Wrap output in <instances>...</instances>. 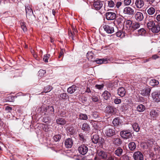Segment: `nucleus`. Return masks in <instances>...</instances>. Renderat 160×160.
<instances>
[{"label":"nucleus","mask_w":160,"mask_h":160,"mask_svg":"<svg viewBox=\"0 0 160 160\" xmlns=\"http://www.w3.org/2000/svg\"><path fill=\"white\" fill-rule=\"evenodd\" d=\"M120 135L122 138L128 139L132 137V133L128 130H125L121 131L120 132Z\"/></svg>","instance_id":"f257e3e1"},{"label":"nucleus","mask_w":160,"mask_h":160,"mask_svg":"<svg viewBox=\"0 0 160 160\" xmlns=\"http://www.w3.org/2000/svg\"><path fill=\"white\" fill-rule=\"evenodd\" d=\"M123 13L125 14L132 16L134 13V9L130 7H127L125 8L123 10Z\"/></svg>","instance_id":"f03ea898"},{"label":"nucleus","mask_w":160,"mask_h":160,"mask_svg":"<svg viewBox=\"0 0 160 160\" xmlns=\"http://www.w3.org/2000/svg\"><path fill=\"white\" fill-rule=\"evenodd\" d=\"M78 150L80 154L84 155L87 152L88 148L87 146L83 144L81 145L78 148Z\"/></svg>","instance_id":"7ed1b4c3"},{"label":"nucleus","mask_w":160,"mask_h":160,"mask_svg":"<svg viewBox=\"0 0 160 160\" xmlns=\"http://www.w3.org/2000/svg\"><path fill=\"white\" fill-rule=\"evenodd\" d=\"M152 96L154 101L156 102H160V91L153 92L152 94Z\"/></svg>","instance_id":"20e7f679"},{"label":"nucleus","mask_w":160,"mask_h":160,"mask_svg":"<svg viewBox=\"0 0 160 160\" xmlns=\"http://www.w3.org/2000/svg\"><path fill=\"white\" fill-rule=\"evenodd\" d=\"M135 160H143V156L142 153L139 151L135 152L133 155Z\"/></svg>","instance_id":"39448f33"},{"label":"nucleus","mask_w":160,"mask_h":160,"mask_svg":"<svg viewBox=\"0 0 160 160\" xmlns=\"http://www.w3.org/2000/svg\"><path fill=\"white\" fill-rule=\"evenodd\" d=\"M106 17L108 20H114L116 18V14L114 12H108L106 13Z\"/></svg>","instance_id":"423d86ee"},{"label":"nucleus","mask_w":160,"mask_h":160,"mask_svg":"<svg viewBox=\"0 0 160 160\" xmlns=\"http://www.w3.org/2000/svg\"><path fill=\"white\" fill-rule=\"evenodd\" d=\"M105 134L108 137H111L115 134L114 128H108L105 131Z\"/></svg>","instance_id":"0eeeda50"},{"label":"nucleus","mask_w":160,"mask_h":160,"mask_svg":"<svg viewBox=\"0 0 160 160\" xmlns=\"http://www.w3.org/2000/svg\"><path fill=\"white\" fill-rule=\"evenodd\" d=\"M64 144L66 148H70L73 145V141L72 138H68L65 140Z\"/></svg>","instance_id":"6e6552de"},{"label":"nucleus","mask_w":160,"mask_h":160,"mask_svg":"<svg viewBox=\"0 0 160 160\" xmlns=\"http://www.w3.org/2000/svg\"><path fill=\"white\" fill-rule=\"evenodd\" d=\"M103 28L104 30L108 33H112L114 32L113 27L109 25H104L103 26Z\"/></svg>","instance_id":"1a4fd4ad"},{"label":"nucleus","mask_w":160,"mask_h":160,"mask_svg":"<svg viewBox=\"0 0 160 160\" xmlns=\"http://www.w3.org/2000/svg\"><path fill=\"white\" fill-rule=\"evenodd\" d=\"M135 4L137 8L140 9L144 6V3L143 0H136Z\"/></svg>","instance_id":"9d476101"},{"label":"nucleus","mask_w":160,"mask_h":160,"mask_svg":"<svg viewBox=\"0 0 160 160\" xmlns=\"http://www.w3.org/2000/svg\"><path fill=\"white\" fill-rule=\"evenodd\" d=\"M135 19L138 21H142L144 18L143 14L140 12H137L135 15Z\"/></svg>","instance_id":"9b49d317"},{"label":"nucleus","mask_w":160,"mask_h":160,"mask_svg":"<svg viewBox=\"0 0 160 160\" xmlns=\"http://www.w3.org/2000/svg\"><path fill=\"white\" fill-rule=\"evenodd\" d=\"M150 91L151 90L149 88H146L141 90L140 92L142 95L146 96L149 94Z\"/></svg>","instance_id":"f8f14e48"},{"label":"nucleus","mask_w":160,"mask_h":160,"mask_svg":"<svg viewBox=\"0 0 160 160\" xmlns=\"http://www.w3.org/2000/svg\"><path fill=\"white\" fill-rule=\"evenodd\" d=\"M151 31L153 33H158L160 31V26L158 24H155L151 28Z\"/></svg>","instance_id":"ddd939ff"},{"label":"nucleus","mask_w":160,"mask_h":160,"mask_svg":"<svg viewBox=\"0 0 160 160\" xmlns=\"http://www.w3.org/2000/svg\"><path fill=\"white\" fill-rule=\"evenodd\" d=\"M102 97L106 100H109L111 98V95L110 93L107 91H105L102 94Z\"/></svg>","instance_id":"4468645a"},{"label":"nucleus","mask_w":160,"mask_h":160,"mask_svg":"<svg viewBox=\"0 0 160 160\" xmlns=\"http://www.w3.org/2000/svg\"><path fill=\"white\" fill-rule=\"evenodd\" d=\"M103 4L101 1H97L93 3V6L96 10H99L102 7Z\"/></svg>","instance_id":"2eb2a0df"},{"label":"nucleus","mask_w":160,"mask_h":160,"mask_svg":"<svg viewBox=\"0 0 160 160\" xmlns=\"http://www.w3.org/2000/svg\"><path fill=\"white\" fill-rule=\"evenodd\" d=\"M114 153L117 156L120 157L123 155V150L121 148H118L115 151Z\"/></svg>","instance_id":"dca6fc26"},{"label":"nucleus","mask_w":160,"mask_h":160,"mask_svg":"<svg viewBox=\"0 0 160 160\" xmlns=\"http://www.w3.org/2000/svg\"><path fill=\"white\" fill-rule=\"evenodd\" d=\"M118 95L121 97L124 96L126 93V91L125 89L123 87L119 88L118 90Z\"/></svg>","instance_id":"f3484780"},{"label":"nucleus","mask_w":160,"mask_h":160,"mask_svg":"<svg viewBox=\"0 0 160 160\" xmlns=\"http://www.w3.org/2000/svg\"><path fill=\"white\" fill-rule=\"evenodd\" d=\"M98 154L100 158L105 159L107 157V154L106 152L102 151H98Z\"/></svg>","instance_id":"a211bd4d"},{"label":"nucleus","mask_w":160,"mask_h":160,"mask_svg":"<svg viewBox=\"0 0 160 160\" xmlns=\"http://www.w3.org/2000/svg\"><path fill=\"white\" fill-rule=\"evenodd\" d=\"M78 88V87H77L73 85L68 88L67 91L68 93L72 94Z\"/></svg>","instance_id":"6ab92c4d"},{"label":"nucleus","mask_w":160,"mask_h":160,"mask_svg":"<svg viewBox=\"0 0 160 160\" xmlns=\"http://www.w3.org/2000/svg\"><path fill=\"white\" fill-rule=\"evenodd\" d=\"M25 10L27 17L28 16H32L33 14L32 10L29 6L26 7Z\"/></svg>","instance_id":"aec40b11"},{"label":"nucleus","mask_w":160,"mask_h":160,"mask_svg":"<svg viewBox=\"0 0 160 160\" xmlns=\"http://www.w3.org/2000/svg\"><path fill=\"white\" fill-rule=\"evenodd\" d=\"M137 110L139 112H142L145 109V106L142 104L138 105L136 107Z\"/></svg>","instance_id":"412c9836"},{"label":"nucleus","mask_w":160,"mask_h":160,"mask_svg":"<svg viewBox=\"0 0 160 160\" xmlns=\"http://www.w3.org/2000/svg\"><path fill=\"white\" fill-rule=\"evenodd\" d=\"M140 27V23L135 22L133 23L131 25V29L132 30H135L138 28Z\"/></svg>","instance_id":"4be33fe9"},{"label":"nucleus","mask_w":160,"mask_h":160,"mask_svg":"<svg viewBox=\"0 0 160 160\" xmlns=\"http://www.w3.org/2000/svg\"><path fill=\"white\" fill-rule=\"evenodd\" d=\"M56 122L57 124L60 125H64L66 122V121L64 119L61 118H59L57 119Z\"/></svg>","instance_id":"5701e85b"},{"label":"nucleus","mask_w":160,"mask_h":160,"mask_svg":"<svg viewBox=\"0 0 160 160\" xmlns=\"http://www.w3.org/2000/svg\"><path fill=\"white\" fill-rule=\"evenodd\" d=\"M106 111L107 113L112 114L114 112V108L111 106H108L106 107Z\"/></svg>","instance_id":"b1692460"},{"label":"nucleus","mask_w":160,"mask_h":160,"mask_svg":"<svg viewBox=\"0 0 160 160\" xmlns=\"http://www.w3.org/2000/svg\"><path fill=\"white\" fill-rule=\"evenodd\" d=\"M113 142L115 144L117 145L121 144L122 142V141L120 139L117 138H113Z\"/></svg>","instance_id":"393cba45"},{"label":"nucleus","mask_w":160,"mask_h":160,"mask_svg":"<svg viewBox=\"0 0 160 160\" xmlns=\"http://www.w3.org/2000/svg\"><path fill=\"white\" fill-rule=\"evenodd\" d=\"M159 84V82L155 79H151L149 81V84L152 86L157 85Z\"/></svg>","instance_id":"a878e982"},{"label":"nucleus","mask_w":160,"mask_h":160,"mask_svg":"<svg viewBox=\"0 0 160 160\" xmlns=\"http://www.w3.org/2000/svg\"><path fill=\"white\" fill-rule=\"evenodd\" d=\"M96 62L98 64H102V63H108V61L106 59H101L96 60Z\"/></svg>","instance_id":"bb28decb"},{"label":"nucleus","mask_w":160,"mask_h":160,"mask_svg":"<svg viewBox=\"0 0 160 160\" xmlns=\"http://www.w3.org/2000/svg\"><path fill=\"white\" fill-rule=\"evenodd\" d=\"M99 136L97 134H95L93 136L92 138V142L95 143H97L98 141Z\"/></svg>","instance_id":"cd10ccee"},{"label":"nucleus","mask_w":160,"mask_h":160,"mask_svg":"<svg viewBox=\"0 0 160 160\" xmlns=\"http://www.w3.org/2000/svg\"><path fill=\"white\" fill-rule=\"evenodd\" d=\"M128 147L129 149L132 150H134L136 148V145L134 142H131L128 144Z\"/></svg>","instance_id":"c85d7f7f"},{"label":"nucleus","mask_w":160,"mask_h":160,"mask_svg":"<svg viewBox=\"0 0 160 160\" xmlns=\"http://www.w3.org/2000/svg\"><path fill=\"white\" fill-rule=\"evenodd\" d=\"M150 115L152 117L155 118L159 115L158 112H156L154 110H152L150 113Z\"/></svg>","instance_id":"c756f323"},{"label":"nucleus","mask_w":160,"mask_h":160,"mask_svg":"<svg viewBox=\"0 0 160 160\" xmlns=\"http://www.w3.org/2000/svg\"><path fill=\"white\" fill-rule=\"evenodd\" d=\"M90 127L89 125L87 123H83L82 126V129L84 131H87L89 130Z\"/></svg>","instance_id":"7c9ffc66"},{"label":"nucleus","mask_w":160,"mask_h":160,"mask_svg":"<svg viewBox=\"0 0 160 160\" xmlns=\"http://www.w3.org/2000/svg\"><path fill=\"white\" fill-rule=\"evenodd\" d=\"M79 118L81 120H86L88 119L87 115L86 114L83 113H80L79 115Z\"/></svg>","instance_id":"2f4dec72"},{"label":"nucleus","mask_w":160,"mask_h":160,"mask_svg":"<svg viewBox=\"0 0 160 160\" xmlns=\"http://www.w3.org/2000/svg\"><path fill=\"white\" fill-rule=\"evenodd\" d=\"M68 95L66 93H62L60 95V97H59L60 100H65L67 99Z\"/></svg>","instance_id":"473e14b6"},{"label":"nucleus","mask_w":160,"mask_h":160,"mask_svg":"<svg viewBox=\"0 0 160 160\" xmlns=\"http://www.w3.org/2000/svg\"><path fill=\"white\" fill-rule=\"evenodd\" d=\"M154 24L155 23L152 20H148V21L147 23V27L148 28L151 29V28L152 27Z\"/></svg>","instance_id":"72a5a7b5"},{"label":"nucleus","mask_w":160,"mask_h":160,"mask_svg":"<svg viewBox=\"0 0 160 160\" xmlns=\"http://www.w3.org/2000/svg\"><path fill=\"white\" fill-rule=\"evenodd\" d=\"M155 9L153 7H150L147 10V12L149 15H152L155 12Z\"/></svg>","instance_id":"f704fd0d"},{"label":"nucleus","mask_w":160,"mask_h":160,"mask_svg":"<svg viewBox=\"0 0 160 160\" xmlns=\"http://www.w3.org/2000/svg\"><path fill=\"white\" fill-rule=\"evenodd\" d=\"M92 99L94 102H98L99 99V96L97 95H93L92 97Z\"/></svg>","instance_id":"c9c22d12"},{"label":"nucleus","mask_w":160,"mask_h":160,"mask_svg":"<svg viewBox=\"0 0 160 160\" xmlns=\"http://www.w3.org/2000/svg\"><path fill=\"white\" fill-rule=\"evenodd\" d=\"M132 126L134 130L136 132H138L140 128L137 123H134Z\"/></svg>","instance_id":"e433bc0d"},{"label":"nucleus","mask_w":160,"mask_h":160,"mask_svg":"<svg viewBox=\"0 0 160 160\" xmlns=\"http://www.w3.org/2000/svg\"><path fill=\"white\" fill-rule=\"evenodd\" d=\"M112 123L114 126H117L120 123V122L118 118H115L113 120Z\"/></svg>","instance_id":"4c0bfd02"},{"label":"nucleus","mask_w":160,"mask_h":160,"mask_svg":"<svg viewBox=\"0 0 160 160\" xmlns=\"http://www.w3.org/2000/svg\"><path fill=\"white\" fill-rule=\"evenodd\" d=\"M52 89L51 86H48L46 87L44 89V92L45 93H47L50 92Z\"/></svg>","instance_id":"58836bf2"},{"label":"nucleus","mask_w":160,"mask_h":160,"mask_svg":"<svg viewBox=\"0 0 160 160\" xmlns=\"http://www.w3.org/2000/svg\"><path fill=\"white\" fill-rule=\"evenodd\" d=\"M61 138V136L60 134L55 135L53 137V139L55 142H58L60 140Z\"/></svg>","instance_id":"ea45409f"},{"label":"nucleus","mask_w":160,"mask_h":160,"mask_svg":"<svg viewBox=\"0 0 160 160\" xmlns=\"http://www.w3.org/2000/svg\"><path fill=\"white\" fill-rule=\"evenodd\" d=\"M86 56L88 59H91L93 58V54L91 52H88Z\"/></svg>","instance_id":"a19ab883"},{"label":"nucleus","mask_w":160,"mask_h":160,"mask_svg":"<svg viewBox=\"0 0 160 160\" xmlns=\"http://www.w3.org/2000/svg\"><path fill=\"white\" fill-rule=\"evenodd\" d=\"M108 6L110 8L113 7L115 6V3L112 0H108L107 1Z\"/></svg>","instance_id":"79ce46f5"},{"label":"nucleus","mask_w":160,"mask_h":160,"mask_svg":"<svg viewBox=\"0 0 160 160\" xmlns=\"http://www.w3.org/2000/svg\"><path fill=\"white\" fill-rule=\"evenodd\" d=\"M46 73L45 71L42 69H40L38 72V75L39 77H43Z\"/></svg>","instance_id":"37998d69"},{"label":"nucleus","mask_w":160,"mask_h":160,"mask_svg":"<svg viewBox=\"0 0 160 160\" xmlns=\"http://www.w3.org/2000/svg\"><path fill=\"white\" fill-rule=\"evenodd\" d=\"M50 56V55L48 54H46L44 55L43 58V61L46 62H48V58H49Z\"/></svg>","instance_id":"c03bdc74"},{"label":"nucleus","mask_w":160,"mask_h":160,"mask_svg":"<svg viewBox=\"0 0 160 160\" xmlns=\"http://www.w3.org/2000/svg\"><path fill=\"white\" fill-rule=\"evenodd\" d=\"M79 136L80 138V140L81 141L83 142L85 141L86 140L85 138V137L82 133H80L79 134Z\"/></svg>","instance_id":"a18cd8bd"},{"label":"nucleus","mask_w":160,"mask_h":160,"mask_svg":"<svg viewBox=\"0 0 160 160\" xmlns=\"http://www.w3.org/2000/svg\"><path fill=\"white\" fill-rule=\"evenodd\" d=\"M20 25L21 26V28L22 29L23 32H25V31H26L27 30V28L24 23L22 22H21Z\"/></svg>","instance_id":"49530a36"},{"label":"nucleus","mask_w":160,"mask_h":160,"mask_svg":"<svg viewBox=\"0 0 160 160\" xmlns=\"http://www.w3.org/2000/svg\"><path fill=\"white\" fill-rule=\"evenodd\" d=\"M116 35L118 37L121 38H122L124 36V34L121 31L117 32Z\"/></svg>","instance_id":"de8ad7c7"},{"label":"nucleus","mask_w":160,"mask_h":160,"mask_svg":"<svg viewBox=\"0 0 160 160\" xmlns=\"http://www.w3.org/2000/svg\"><path fill=\"white\" fill-rule=\"evenodd\" d=\"M146 31L143 28H141L138 30V33L139 35H142L145 33Z\"/></svg>","instance_id":"09e8293b"},{"label":"nucleus","mask_w":160,"mask_h":160,"mask_svg":"<svg viewBox=\"0 0 160 160\" xmlns=\"http://www.w3.org/2000/svg\"><path fill=\"white\" fill-rule=\"evenodd\" d=\"M131 2V0H124L123 1L124 4L127 6L129 5Z\"/></svg>","instance_id":"8fccbe9b"},{"label":"nucleus","mask_w":160,"mask_h":160,"mask_svg":"<svg viewBox=\"0 0 160 160\" xmlns=\"http://www.w3.org/2000/svg\"><path fill=\"white\" fill-rule=\"evenodd\" d=\"M132 24V21L130 20H128L126 21V25H128V26L131 28V25Z\"/></svg>","instance_id":"3c124183"},{"label":"nucleus","mask_w":160,"mask_h":160,"mask_svg":"<svg viewBox=\"0 0 160 160\" xmlns=\"http://www.w3.org/2000/svg\"><path fill=\"white\" fill-rule=\"evenodd\" d=\"M7 98V100L9 102H12L14 101V97L12 96H8Z\"/></svg>","instance_id":"603ef678"},{"label":"nucleus","mask_w":160,"mask_h":160,"mask_svg":"<svg viewBox=\"0 0 160 160\" xmlns=\"http://www.w3.org/2000/svg\"><path fill=\"white\" fill-rule=\"evenodd\" d=\"M103 87H104V85L102 84H101V85L96 84L95 85V87L97 88L99 90H101V89H102L103 88Z\"/></svg>","instance_id":"864d4df0"},{"label":"nucleus","mask_w":160,"mask_h":160,"mask_svg":"<svg viewBox=\"0 0 160 160\" xmlns=\"http://www.w3.org/2000/svg\"><path fill=\"white\" fill-rule=\"evenodd\" d=\"M5 110L8 112H10L12 110V108L9 106H7L5 107Z\"/></svg>","instance_id":"5fc2aeb1"},{"label":"nucleus","mask_w":160,"mask_h":160,"mask_svg":"<svg viewBox=\"0 0 160 160\" xmlns=\"http://www.w3.org/2000/svg\"><path fill=\"white\" fill-rule=\"evenodd\" d=\"M121 100L120 99L116 98L114 100V102L116 104H118L121 102Z\"/></svg>","instance_id":"6e6d98bb"},{"label":"nucleus","mask_w":160,"mask_h":160,"mask_svg":"<svg viewBox=\"0 0 160 160\" xmlns=\"http://www.w3.org/2000/svg\"><path fill=\"white\" fill-rule=\"evenodd\" d=\"M47 109L50 110L51 112H53L54 111L53 107L52 106L48 107V109H45L46 110H47Z\"/></svg>","instance_id":"4d7b16f0"},{"label":"nucleus","mask_w":160,"mask_h":160,"mask_svg":"<svg viewBox=\"0 0 160 160\" xmlns=\"http://www.w3.org/2000/svg\"><path fill=\"white\" fill-rule=\"evenodd\" d=\"M43 130L46 132H47L49 130V128L47 125H44V127L43 128Z\"/></svg>","instance_id":"13d9d810"},{"label":"nucleus","mask_w":160,"mask_h":160,"mask_svg":"<svg viewBox=\"0 0 160 160\" xmlns=\"http://www.w3.org/2000/svg\"><path fill=\"white\" fill-rule=\"evenodd\" d=\"M122 3L121 2H118L116 5V7L118 8L121 5Z\"/></svg>","instance_id":"bf43d9fd"},{"label":"nucleus","mask_w":160,"mask_h":160,"mask_svg":"<svg viewBox=\"0 0 160 160\" xmlns=\"http://www.w3.org/2000/svg\"><path fill=\"white\" fill-rule=\"evenodd\" d=\"M159 57L156 55H154L152 56V58L153 59H156L159 58Z\"/></svg>","instance_id":"052dcab7"},{"label":"nucleus","mask_w":160,"mask_h":160,"mask_svg":"<svg viewBox=\"0 0 160 160\" xmlns=\"http://www.w3.org/2000/svg\"><path fill=\"white\" fill-rule=\"evenodd\" d=\"M92 115L93 117L95 118H97L98 117V115L96 113H94Z\"/></svg>","instance_id":"680f3d73"},{"label":"nucleus","mask_w":160,"mask_h":160,"mask_svg":"<svg viewBox=\"0 0 160 160\" xmlns=\"http://www.w3.org/2000/svg\"><path fill=\"white\" fill-rule=\"evenodd\" d=\"M156 18L158 21H160V14L158 15L157 16Z\"/></svg>","instance_id":"e2e57ef3"},{"label":"nucleus","mask_w":160,"mask_h":160,"mask_svg":"<svg viewBox=\"0 0 160 160\" xmlns=\"http://www.w3.org/2000/svg\"><path fill=\"white\" fill-rule=\"evenodd\" d=\"M147 1L149 2L150 4H152L155 1V0H147Z\"/></svg>","instance_id":"0e129e2a"},{"label":"nucleus","mask_w":160,"mask_h":160,"mask_svg":"<svg viewBox=\"0 0 160 160\" xmlns=\"http://www.w3.org/2000/svg\"><path fill=\"white\" fill-rule=\"evenodd\" d=\"M65 113L64 112H62L60 114V116L61 117H64L65 115Z\"/></svg>","instance_id":"69168bd1"},{"label":"nucleus","mask_w":160,"mask_h":160,"mask_svg":"<svg viewBox=\"0 0 160 160\" xmlns=\"http://www.w3.org/2000/svg\"><path fill=\"white\" fill-rule=\"evenodd\" d=\"M122 20V19L121 18H118L117 20V21L118 22H119L120 23L121 22Z\"/></svg>","instance_id":"338daca9"},{"label":"nucleus","mask_w":160,"mask_h":160,"mask_svg":"<svg viewBox=\"0 0 160 160\" xmlns=\"http://www.w3.org/2000/svg\"><path fill=\"white\" fill-rule=\"evenodd\" d=\"M86 92H90V90L89 88H87L86 90Z\"/></svg>","instance_id":"774afa93"}]
</instances>
